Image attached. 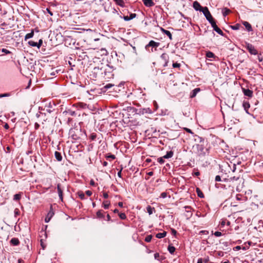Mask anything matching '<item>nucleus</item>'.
Listing matches in <instances>:
<instances>
[{
    "label": "nucleus",
    "instance_id": "1",
    "mask_svg": "<svg viewBox=\"0 0 263 263\" xmlns=\"http://www.w3.org/2000/svg\"><path fill=\"white\" fill-rule=\"evenodd\" d=\"M160 43L156 42L153 40H151L149 41L148 44L145 46L146 50H148L149 47H152V48L151 49V52H153L154 51H156L157 50V48L159 46Z\"/></svg>",
    "mask_w": 263,
    "mask_h": 263
},
{
    "label": "nucleus",
    "instance_id": "2",
    "mask_svg": "<svg viewBox=\"0 0 263 263\" xmlns=\"http://www.w3.org/2000/svg\"><path fill=\"white\" fill-rule=\"evenodd\" d=\"M197 148L198 153L200 155H205L208 153V149L204 147L203 144H198L197 145Z\"/></svg>",
    "mask_w": 263,
    "mask_h": 263
},
{
    "label": "nucleus",
    "instance_id": "3",
    "mask_svg": "<svg viewBox=\"0 0 263 263\" xmlns=\"http://www.w3.org/2000/svg\"><path fill=\"white\" fill-rule=\"evenodd\" d=\"M246 47L247 49L250 53V54H253V55L257 54V53H258L257 51L256 50V49L255 48L254 46L253 45H252L250 43H247Z\"/></svg>",
    "mask_w": 263,
    "mask_h": 263
},
{
    "label": "nucleus",
    "instance_id": "4",
    "mask_svg": "<svg viewBox=\"0 0 263 263\" xmlns=\"http://www.w3.org/2000/svg\"><path fill=\"white\" fill-rule=\"evenodd\" d=\"M161 59L163 60L164 63L163 66L164 67H167L169 62V57L167 54L163 53L161 55Z\"/></svg>",
    "mask_w": 263,
    "mask_h": 263
},
{
    "label": "nucleus",
    "instance_id": "5",
    "mask_svg": "<svg viewBox=\"0 0 263 263\" xmlns=\"http://www.w3.org/2000/svg\"><path fill=\"white\" fill-rule=\"evenodd\" d=\"M54 211H53V210L52 208V206L50 205V210L48 212V213H47V215L45 219V222L47 223V222H49L50 219H51V218L54 215Z\"/></svg>",
    "mask_w": 263,
    "mask_h": 263
},
{
    "label": "nucleus",
    "instance_id": "6",
    "mask_svg": "<svg viewBox=\"0 0 263 263\" xmlns=\"http://www.w3.org/2000/svg\"><path fill=\"white\" fill-rule=\"evenodd\" d=\"M202 12L208 21L213 18L207 7H204Z\"/></svg>",
    "mask_w": 263,
    "mask_h": 263
},
{
    "label": "nucleus",
    "instance_id": "7",
    "mask_svg": "<svg viewBox=\"0 0 263 263\" xmlns=\"http://www.w3.org/2000/svg\"><path fill=\"white\" fill-rule=\"evenodd\" d=\"M193 8L197 11H201L204 9L203 7H202L200 4L197 2L195 1L193 4Z\"/></svg>",
    "mask_w": 263,
    "mask_h": 263
},
{
    "label": "nucleus",
    "instance_id": "8",
    "mask_svg": "<svg viewBox=\"0 0 263 263\" xmlns=\"http://www.w3.org/2000/svg\"><path fill=\"white\" fill-rule=\"evenodd\" d=\"M242 24L245 26L246 27V30L248 32H251L253 31L252 27L251 25L248 22L246 21H243L242 22Z\"/></svg>",
    "mask_w": 263,
    "mask_h": 263
},
{
    "label": "nucleus",
    "instance_id": "9",
    "mask_svg": "<svg viewBox=\"0 0 263 263\" xmlns=\"http://www.w3.org/2000/svg\"><path fill=\"white\" fill-rule=\"evenodd\" d=\"M242 91L246 96L251 98L253 96V91L249 89L242 88Z\"/></svg>",
    "mask_w": 263,
    "mask_h": 263
},
{
    "label": "nucleus",
    "instance_id": "10",
    "mask_svg": "<svg viewBox=\"0 0 263 263\" xmlns=\"http://www.w3.org/2000/svg\"><path fill=\"white\" fill-rule=\"evenodd\" d=\"M57 190L59 194V196L61 201H63V190L61 187V184H58L57 185Z\"/></svg>",
    "mask_w": 263,
    "mask_h": 263
},
{
    "label": "nucleus",
    "instance_id": "11",
    "mask_svg": "<svg viewBox=\"0 0 263 263\" xmlns=\"http://www.w3.org/2000/svg\"><path fill=\"white\" fill-rule=\"evenodd\" d=\"M143 2L146 7H151L155 5V3L152 0H143Z\"/></svg>",
    "mask_w": 263,
    "mask_h": 263
},
{
    "label": "nucleus",
    "instance_id": "12",
    "mask_svg": "<svg viewBox=\"0 0 263 263\" xmlns=\"http://www.w3.org/2000/svg\"><path fill=\"white\" fill-rule=\"evenodd\" d=\"M10 243L11 245L16 246L20 244V241L18 238L14 237L10 240Z\"/></svg>",
    "mask_w": 263,
    "mask_h": 263
},
{
    "label": "nucleus",
    "instance_id": "13",
    "mask_svg": "<svg viewBox=\"0 0 263 263\" xmlns=\"http://www.w3.org/2000/svg\"><path fill=\"white\" fill-rule=\"evenodd\" d=\"M76 106L79 109H85L87 107V105L86 103L83 102H79L76 104Z\"/></svg>",
    "mask_w": 263,
    "mask_h": 263
},
{
    "label": "nucleus",
    "instance_id": "14",
    "mask_svg": "<svg viewBox=\"0 0 263 263\" xmlns=\"http://www.w3.org/2000/svg\"><path fill=\"white\" fill-rule=\"evenodd\" d=\"M242 106H243L244 109L245 110L246 113L249 114V112L248 111V109L250 107V103H249V102L243 101Z\"/></svg>",
    "mask_w": 263,
    "mask_h": 263
},
{
    "label": "nucleus",
    "instance_id": "15",
    "mask_svg": "<svg viewBox=\"0 0 263 263\" xmlns=\"http://www.w3.org/2000/svg\"><path fill=\"white\" fill-rule=\"evenodd\" d=\"M161 30L164 34H166L171 40H172V35L170 31L166 30L163 28H161Z\"/></svg>",
    "mask_w": 263,
    "mask_h": 263
},
{
    "label": "nucleus",
    "instance_id": "16",
    "mask_svg": "<svg viewBox=\"0 0 263 263\" xmlns=\"http://www.w3.org/2000/svg\"><path fill=\"white\" fill-rule=\"evenodd\" d=\"M54 156H55V157L56 159L58 161H62V156L61 155V154L60 152L56 151L55 152V153H54Z\"/></svg>",
    "mask_w": 263,
    "mask_h": 263
},
{
    "label": "nucleus",
    "instance_id": "17",
    "mask_svg": "<svg viewBox=\"0 0 263 263\" xmlns=\"http://www.w3.org/2000/svg\"><path fill=\"white\" fill-rule=\"evenodd\" d=\"M146 210L149 215H151L154 212H155V209L154 207H152L150 205H148L146 207Z\"/></svg>",
    "mask_w": 263,
    "mask_h": 263
},
{
    "label": "nucleus",
    "instance_id": "18",
    "mask_svg": "<svg viewBox=\"0 0 263 263\" xmlns=\"http://www.w3.org/2000/svg\"><path fill=\"white\" fill-rule=\"evenodd\" d=\"M196 191L198 197L201 198H204V194L199 188L197 187L196 189Z\"/></svg>",
    "mask_w": 263,
    "mask_h": 263
},
{
    "label": "nucleus",
    "instance_id": "19",
    "mask_svg": "<svg viewBox=\"0 0 263 263\" xmlns=\"http://www.w3.org/2000/svg\"><path fill=\"white\" fill-rule=\"evenodd\" d=\"M174 154V153L173 151H171L169 152H167L166 154L163 156V158L164 159H169L173 157Z\"/></svg>",
    "mask_w": 263,
    "mask_h": 263
},
{
    "label": "nucleus",
    "instance_id": "20",
    "mask_svg": "<svg viewBox=\"0 0 263 263\" xmlns=\"http://www.w3.org/2000/svg\"><path fill=\"white\" fill-rule=\"evenodd\" d=\"M97 217L98 218H103L104 217V215L103 214V211L101 210H99L97 213Z\"/></svg>",
    "mask_w": 263,
    "mask_h": 263
},
{
    "label": "nucleus",
    "instance_id": "21",
    "mask_svg": "<svg viewBox=\"0 0 263 263\" xmlns=\"http://www.w3.org/2000/svg\"><path fill=\"white\" fill-rule=\"evenodd\" d=\"M110 205V201L108 200H105L103 202L102 207H103L105 209H108Z\"/></svg>",
    "mask_w": 263,
    "mask_h": 263
},
{
    "label": "nucleus",
    "instance_id": "22",
    "mask_svg": "<svg viewBox=\"0 0 263 263\" xmlns=\"http://www.w3.org/2000/svg\"><path fill=\"white\" fill-rule=\"evenodd\" d=\"M33 35H34V31H33V30H32L31 32L26 34V35L25 36V40H27L29 39L32 37L33 36Z\"/></svg>",
    "mask_w": 263,
    "mask_h": 263
},
{
    "label": "nucleus",
    "instance_id": "23",
    "mask_svg": "<svg viewBox=\"0 0 263 263\" xmlns=\"http://www.w3.org/2000/svg\"><path fill=\"white\" fill-rule=\"evenodd\" d=\"M230 10L227 8H224L222 10V15L224 16H227V15H228L229 14V13L230 12Z\"/></svg>",
    "mask_w": 263,
    "mask_h": 263
},
{
    "label": "nucleus",
    "instance_id": "24",
    "mask_svg": "<svg viewBox=\"0 0 263 263\" xmlns=\"http://www.w3.org/2000/svg\"><path fill=\"white\" fill-rule=\"evenodd\" d=\"M206 57L209 59L215 58V55L212 52L209 51L206 52Z\"/></svg>",
    "mask_w": 263,
    "mask_h": 263
},
{
    "label": "nucleus",
    "instance_id": "25",
    "mask_svg": "<svg viewBox=\"0 0 263 263\" xmlns=\"http://www.w3.org/2000/svg\"><path fill=\"white\" fill-rule=\"evenodd\" d=\"M213 30L215 31L219 34L223 36L224 34L222 31L217 26L215 28H213Z\"/></svg>",
    "mask_w": 263,
    "mask_h": 263
},
{
    "label": "nucleus",
    "instance_id": "26",
    "mask_svg": "<svg viewBox=\"0 0 263 263\" xmlns=\"http://www.w3.org/2000/svg\"><path fill=\"white\" fill-rule=\"evenodd\" d=\"M166 235V232H163L162 233H157L156 235V237L158 238H164V237H165Z\"/></svg>",
    "mask_w": 263,
    "mask_h": 263
},
{
    "label": "nucleus",
    "instance_id": "27",
    "mask_svg": "<svg viewBox=\"0 0 263 263\" xmlns=\"http://www.w3.org/2000/svg\"><path fill=\"white\" fill-rule=\"evenodd\" d=\"M199 91H200V88H196L194 89L192 91V94L191 95V98L195 97L196 96V95H197V93L198 92H199Z\"/></svg>",
    "mask_w": 263,
    "mask_h": 263
},
{
    "label": "nucleus",
    "instance_id": "28",
    "mask_svg": "<svg viewBox=\"0 0 263 263\" xmlns=\"http://www.w3.org/2000/svg\"><path fill=\"white\" fill-rule=\"evenodd\" d=\"M114 2H116V4L118 5L121 6V7H124V2L123 0H114Z\"/></svg>",
    "mask_w": 263,
    "mask_h": 263
},
{
    "label": "nucleus",
    "instance_id": "29",
    "mask_svg": "<svg viewBox=\"0 0 263 263\" xmlns=\"http://www.w3.org/2000/svg\"><path fill=\"white\" fill-rule=\"evenodd\" d=\"M77 194L81 199L84 200L85 199V194L82 191H78L77 192Z\"/></svg>",
    "mask_w": 263,
    "mask_h": 263
},
{
    "label": "nucleus",
    "instance_id": "30",
    "mask_svg": "<svg viewBox=\"0 0 263 263\" xmlns=\"http://www.w3.org/2000/svg\"><path fill=\"white\" fill-rule=\"evenodd\" d=\"M230 27L233 30H239L240 29V28L241 27V25L239 24H236L234 25L231 26Z\"/></svg>",
    "mask_w": 263,
    "mask_h": 263
},
{
    "label": "nucleus",
    "instance_id": "31",
    "mask_svg": "<svg viewBox=\"0 0 263 263\" xmlns=\"http://www.w3.org/2000/svg\"><path fill=\"white\" fill-rule=\"evenodd\" d=\"M167 249L169 252L172 254L174 253L176 250L175 248L172 246H168Z\"/></svg>",
    "mask_w": 263,
    "mask_h": 263
},
{
    "label": "nucleus",
    "instance_id": "32",
    "mask_svg": "<svg viewBox=\"0 0 263 263\" xmlns=\"http://www.w3.org/2000/svg\"><path fill=\"white\" fill-rule=\"evenodd\" d=\"M209 23L211 24L212 27L213 28H215L216 26H217V25L216 24L215 20L214 18H212L211 20L209 21Z\"/></svg>",
    "mask_w": 263,
    "mask_h": 263
},
{
    "label": "nucleus",
    "instance_id": "33",
    "mask_svg": "<svg viewBox=\"0 0 263 263\" xmlns=\"http://www.w3.org/2000/svg\"><path fill=\"white\" fill-rule=\"evenodd\" d=\"M28 44L32 47H37V43L33 41H29L28 42Z\"/></svg>",
    "mask_w": 263,
    "mask_h": 263
},
{
    "label": "nucleus",
    "instance_id": "34",
    "mask_svg": "<svg viewBox=\"0 0 263 263\" xmlns=\"http://www.w3.org/2000/svg\"><path fill=\"white\" fill-rule=\"evenodd\" d=\"M118 215L121 219H125L126 218V216L124 213H120Z\"/></svg>",
    "mask_w": 263,
    "mask_h": 263
},
{
    "label": "nucleus",
    "instance_id": "35",
    "mask_svg": "<svg viewBox=\"0 0 263 263\" xmlns=\"http://www.w3.org/2000/svg\"><path fill=\"white\" fill-rule=\"evenodd\" d=\"M97 138V134L96 133H91L90 135V139L92 140H95Z\"/></svg>",
    "mask_w": 263,
    "mask_h": 263
},
{
    "label": "nucleus",
    "instance_id": "36",
    "mask_svg": "<svg viewBox=\"0 0 263 263\" xmlns=\"http://www.w3.org/2000/svg\"><path fill=\"white\" fill-rule=\"evenodd\" d=\"M1 52H3V53H4L5 54H6L12 53V52L6 49L5 48L2 49H1Z\"/></svg>",
    "mask_w": 263,
    "mask_h": 263
},
{
    "label": "nucleus",
    "instance_id": "37",
    "mask_svg": "<svg viewBox=\"0 0 263 263\" xmlns=\"http://www.w3.org/2000/svg\"><path fill=\"white\" fill-rule=\"evenodd\" d=\"M152 239V235H147V236L145 237V241L146 242H149L151 241Z\"/></svg>",
    "mask_w": 263,
    "mask_h": 263
},
{
    "label": "nucleus",
    "instance_id": "38",
    "mask_svg": "<svg viewBox=\"0 0 263 263\" xmlns=\"http://www.w3.org/2000/svg\"><path fill=\"white\" fill-rule=\"evenodd\" d=\"M21 198V195L20 194H16L14 195L13 199L14 200H19Z\"/></svg>",
    "mask_w": 263,
    "mask_h": 263
},
{
    "label": "nucleus",
    "instance_id": "39",
    "mask_svg": "<svg viewBox=\"0 0 263 263\" xmlns=\"http://www.w3.org/2000/svg\"><path fill=\"white\" fill-rule=\"evenodd\" d=\"M163 159H164L163 157L158 158L157 159L158 162L160 164H163L164 163V160Z\"/></svg>",
    "mask_w": 263,
    "mask_h": 263
},
{
    "label": "nucleus",
    "instance_id": "40",
    "mask_svg": "<svg viewBox=\"0 0 263 263\" xmlns=\"http://www.w3.org/2000/svg\"><path fill=\"white\" fill-rule=\"evenodd\" d=\"M214 235L216 237H219V236H221L222 235V233H221V232H220L216 231V232H215L214 233Z\"/></svg>",
    "mask_w": 263,
    "mask_h": 263
},
{
    "label": "nucleus",
    "instance_id": "41",
    "mask_svg": "<svg viewBox=\"0 0 263 263\" xmlns=\"http://www.w3.org/2000/svg\"><path fill=\"white\" fill-rule=\"evenodd\" d=\"M167 193L166 192H163L161 194L160 197L162 198H165L167 197Z\"/></svg>",
    "mask_w": 263,
    "mask_h": 263
},
{
    "label": "nucleus",
    "instance_id": "42",
    "mask_svg": "<svg viewBox=\"0 0 263 263\" xmlns=\"http://www.w3.org/2000/svg\"><path fill=\"white\" fill-rule=\"evenodd\" d=\"M180 64L178 63H174L173 64V67L174 68H179L180 67Z\"/></svg>",
    "mask_w": 263,
    "mask_h": 263
},
{
    "label": "nucleus",
    "instance_id": "43",
    "mask_svg": "<svg viewBox=\"0 0 263 263\" xmlns=\"http://www.w3.org/2000/svg\"><path fill=\"white\" fill-rule=\"evenodd\" d=\"M43 44V41L42 39H40L39 41V42L37 43V48L39 49L41 46H42Z\"/></svg>",
    "mask_w": 263,
    "mask_h": 263
},
{
    "label": "nucleus",
    "instance_id": "44",
    "mask_svg": "<svg viewBox=\"0 0 263 263\" xmlns=\"http://www.w3.org/2000/svg\"><path fill=\"white\" fill-rule=\"evenodd\" d=\"M202 261L203 263H208V262L209 261V257H205L204 258H202Z\"/></svg>",
    "mask_w": 263,
    "mask_h": 263
},
{
    "label": "nucleus",
    "instance_id": "45",
    "mask_svg": "<svg viewBox=\"0 0 263 263\" xmlns=\"http://www.w3.org/2000/svg\"><path fill=\"white\" fill-rule=\"evenodd\" d=\"M129 17L130 20H131L136 17V13H130Z\"/></svg>",
    "mask_w": 263,
    "mask_h": 263
},
{
    "label": "nucleus",
    "instance_id": "46",
    "mask_svg": "<svg viewBox=\"0 0 263 263\" xmlns=\"http://www.w3.org/2000/svg\"><path fill=\"white\" fill-rule=\"evenodd\" d=\"M20 214V211L18 209H15L14 210V215L16 217L17 215Z\"/></svg>",
    "mask_w": 263,
    "mask_h": 263
},
{
    "label": "nucleus",
    "instance_id": "47",
    "mask_svg": "<svg viewBox=\"0 0 263 263\" xmlns=\"http://www.w3.org/2000/svg\"><path fill=\"white\" fill-rule=\"evenodd\" d=\"M114 86V84H106L105 86V88L106 89H108V88H111L112 86Z\"/></svg>",
    "mask_w": 263,
    "mask_h": 263
},
{
    "label": "nucleus",
    "instance_id": "48",
    "mask_svg": "<svg viewBox=\"0 0 263 263\" xmlns=\"http://www.w3.org/2000/svg\"><path fill=\"white\" fill-rule=\"evenodd\" d=\"M41 245L43 249L45 248L46 246L44 243L43 239H41L40 240Z\"/></svg>",
    "mask_w": 263,
    "mask_h": 263
},
{
    "label": "nucleus",
    "instance_id": "49",
    "mask_svg": "<svg viewBox=\"0 0 263 263\" xmlns=\"http://www.w3.org/2000/svg\"><path fill=\"white\" fill-rule=\"evenodd\" d=\"M9 96H10V94L8 93L1 94L0 95V98L9 97Z\"/></svg>",
    "mask_w": 263,
    "mask_h": 263
},
{
    "label": "nucleus",
    "instance_id": "50",
    "mask_svg": "<svg viewBox=\"0 0 263 263\" xmlns=\"http://www.w3.org/2000/svg\"><path fill=\"white\" fill-rule=\"evenodd\" d=\"M177 233V231L174 229H171V233L172 235L175 236Z\"/></svg>",
    "mask_w": 263,
    "mask_h": 263
},
{
    "label": "nucleus",
    "instance_id": "51",
    "mask_svg": "<svg viewBox=\"0 0 263 263\" xmlns=\"http://www.w3.org/2000/svg\"><path fill=\"white\" fill-rule=\"evenodd\" d=\"M85 193L88 196H90L92 195V192L89 190L86 191Z\"/></svg>",
    "mask_w": 263,
    "mask_h": 263
},
{
    "label": "nucleus",
    "instance_id": "52",
    "mask_svg": "<svg viewBox=\"0 0 263 263\" xmlns=\"http://www.w3.org/2000/svg\"><path fill=\"white\" fill-rule=\"evenodd\" d=\"M215 181H221V177L219 175H217L215 177Z\"/></svg>",
    "mask_w": 263,
    "mask_h": 263
},
{
    "label": "nucleus",
    "instance_id": "53",
    "mask_svg": "<svg viewBox=\"0 0 263 263\" xmlns=\"http://www.w3.org/2000/svg\"><path fill=\"white\" fill-rule=\"evenodd\" d=\"M184 130L186 131L187 133L193 134V133L192 132V130L187 128H184Z\"/></svg>",
    "mask_w": 263,
    "mask_h": 263
},
{
    "label": "nucleus",
    "instance_id": "54",
    "mask_svg": "<svg viewBox=\"0 0 263 263\" xmlns=\"http://www.w3.org/2000/svg\"><path fill=\"white\" fill-rule=\"evenodd\" d=\"M258 59L260 62H262L263 60V58L261 57V54H259L258 55Z\"/></svg>",
    "mask_w": 263,
    "mask_h": 263
},
{
    "label": "nucleus",
    "instance_id": "55",
    "mask_svg": "<svg viewBox=\"0 0 263 263\" xmlns=\"http://www.w3.org/2000/svg\"><path fill=\"white\" fill-rule=\"evenodd\" d=\"M123 19L125 21H130V18H129V17L128 16H123Z\"/></svg>",
    "mask_w": 263,
    "mask_h": 263
},
{
    "label": "nucleus",
    "instance_id": "56",
    "mask_svg": "<svg viewBox=\"0 0 263 263\" xmlns=\"http://www.w3.org/2000/svg\"><path fill=\"white\" fill-rule=\"evenodd\" d=\"M103 197H104V198L106 199V198H107L108 197V194L106 192L103 193Z\"/></svg>",
    "mask_w": 263,
    "mask_h": 263
},
{
    "label": "nucleus",
    "instance_id": "57",
    "mask_svg": "<svg viewBox=\"0 0 263 263\" xmlns=\"http://www.w3.org/2000/svg\"><path fill=\"white\" fill-rule=\"evenodd\" d=\"M47 12L51 15H53L52 12L50 11V10L49 8H46Z\"/></svg>",
    "mask_w": 263,
    "mask_h": 263
},
{
    "label": "nucleus",
    "instance_id": "58",
    "mask_svg": "<svg viewBox=\"0 0 263 263\" xmlns=\"http://www.w3.org/2000/svg\"><path fill=\"white\" fill-rule=\"evenodd\" d=\"M107 158H111V159H115L116 158V157L114 155H109L107 157Z\"/></svg>",
    "mask_w": 263,
    "mask_h": 263
},
{
    "label": "nucleus",
    "instance_id": "59",
    "mask_svg": "<svg viewBox=\"0 0 263 263\" xmlns=\"http://www.w3.org/2000/svg\"><path fill=\"white\" fill-rule=\"evenodd\" d=\"M122 170H121L118 173V176L120 178L122 177Z\"/></svg>",
    "mask_w": 263,
    "mask_h": 263
},
{
    "label": "nucleus",
    "instance_id": "60",
    "mask_svg": "<svg viewBox=\"0 0 263 263\" xmlns=\"http://www.w3.org/2000/svg\"><path fill=\"white\" fill-rule=\"evenodd\" d=\"M106 218H107V221H110L111 220L110 216V215L108 214H107V215H106Z\"/></svg>",
    "mask_w": 263,
    "mask_h": 263
},
{
    "label": "nucleus",
    "instance_id": "61",
    "mask_svg": "<svg viewBox=\"0 0 263 263\" xmlns=\"http://www.w3.org/2000/svg\"><path fill=\"white\" fill-rule=\"evenodd\" d=\"M4 128L6 129H8L9 128V125L7 124V123H6L4 126Z\"/></svg>",
    "mask_w": 263,
    "mask_h": 263
},
{
    "label": "nucleus",
    "instance_id": "62",
    "mask_svg": "<svg viewBox=\"0 0 263 263\" xmlns=\"http://www.w3.org/2000/svg\"><path fill=\"white\" fill-rule=\"evenodd\" d=\"M159 256V253H155V254H154V257H155V259H157V258H158Z\"/></svg>",
    "mask_w": 263,
    "mask_h": 263
},
{
    "label": "nucleus",
    "instance_id": "63",
    "mask_svg": "<svg viewBox=\"0 0 263 263\" xmlns=\"http://www.w3.org/2000/svg\"><path fill=\"white\" fill-rule=\"evenodd\" d=\"M200 175L199 172H196L194 173V175L196 176H198Z\"/></svg>",
    "mask_w": 263,
    "mask_h": 263
},
{
    "label": "nucleus",
    "instance_id": "64",
    "mask_svg": "<svg viewBox=\"0 0 263 263\" xmlns=\"http://www.w3.org/2000/svg\"><path fill=\"white\" fill-rule=\"evenodd\" d=\"M197 263H203L201 258L198 259Z\"/></svg>",
    "mask_w": 263,
    "mask_h": 263
}]
</instances>
